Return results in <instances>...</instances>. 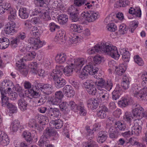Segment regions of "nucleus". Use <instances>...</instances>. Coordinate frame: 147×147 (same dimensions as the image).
<instances>
[{
    "mask_svg": "<svg viewBox=\"0 0 147 147\" xmlns=\"http://www.w3.org/2000/svg\"><path fill=\"white\" fill-rule=\"evenodd\" d=\"M85 60L82 58H70L67 61L68 65L64 67L62 66H57L52 72L54 74L80 72V67L84 64Z\"/></svg>",
    "mask_w": 147,
    "mask_h": 147,
    "instance_id": "obj_1",
    "label": "nucleus"
},
{
    "mask_svg": "<svg viewBox=\"0 0 147 147\" xmlns=\"http://www.w3.org/2000/svg\"><path fill=\"white\" fill-rule=\"evenodd\" d=\"M58 134L56 131L49 128H47L43 132L42 135L38 141V145L40 147H53V146L50 144L48 138L51 136H56L57 137Z\"/></svg>",
    "mask_w": 147,
    "mask_h": 147,
    "instance_id": "obj_2",
    "label": "nucleus"
},
{
    "mask_svg": "<svg viewBox=\"0 0 147 147\" xmlns=\"http://www.w3.org/2000/svg\"><path fill=\"white\" fill-rule=\"evenodd\" d=\"M143 80L142 82V85L146 87L142 89L139 90L137 86H133L131 89L134 96L138 98L144 99V98L147 95V74H142L141 76Z\"/></svg>",
    "mask_w": 147,
    "mask_h": 147,
    "instance_id": "obj_3",
    "label": "nucleus"
},
{
    "mask_svg": "<svg viewBox=\"0 0 147 147\" xmlns=\"http://www.w3.org/2000/svg\"><path fill=\"white\" fill-rule=\"evenodd\" d=\"M101 52L109 55L115 59H118L120 55L118 53L117 48L111 45L104 43L101 44Z\"/></svg>",
    "mask_w": 147,
    "mask_h": 147,
    "instance_id": "obj_4",
    "label": "nucleus"
},
{
    "mask_svg": "<svg viewBox=\"0 0 147 147\" xmlns=\"http://www.w3.org/2000/svg\"><path fill=\"white\" fill-rule=\"evenodd\" d=\"M28 94L30 98H35L34 101L38 106L43 105L46 102L45 97H42L39 92L34 91L32 89H29Z\"/></svg>",
    "mask_w": 147,
    "mask_h": 147,
    "instance_id": "obj_5",
    "label": "nucleus"
},
{
    "mask_svg": "<svg viewBox=\"0 0 147 147\" xmlns=\"http://www.w3.org/2000/svg\"><path fill=\"white\" fill-rule=\"evenodd\" d=\"M36 55V53L34 51L30 52L26 54V57H24V59L22 58V59H20V61H18V63H16L17 67L19 70H20V71L21 73H22V72H24V71L26 70L24 68L25 67V65L23 63V59L25 61L32 60L34 58Z\"/></svg>",
    "mask_w": 147,
    "mask_h": 147,
    "instance_id": "obj_6",
    "label": "nucleus"
},
{
    "mask_svg": "<svg viewBox=\"0 0 147 147\" xmlns=\"http://www.w3.org/2000/svg\"><path fill=\"white\" fill-rule=\"evenodd\" d=\"M98 13L93 11H89L86 12H84L81 14L82 21L92 22L95 21L98 18Z\"/></svg>",
    "mask_w": 147,
    "mask_h": 147,
    "instance_id": "obj_7",
    "label": "nucleus"
},
{
    "mask_svg": "<svg viewBox=\"0 0 147 147\" xmlns=\"http://www.w3.org/2000/svg\"><path fill=\"white\" fill-rule=\"evenodd\" d=\"M84 87L87 92L90 94L94 95L96 93L97 89L94 85V83L90 80H88L84 83Z\"/></svg>",
    "mask_w": 147,
    "mask_h": 147,
    "instance_id": "obj_8",
    "label": "nucleus"
},
{
    "mask_svg": "<svg viewBox=\"0 0 147 147\" xmlns=\"http://www.w3.org/2000/svg\"><path fill=\"white\" fill-rule=\"evenodd\" d=\"M5 11L6 10L10 15L8 19L9 20H13L15 19L16 16V11L11 7V5L9 3H5L2 5Z\"/></svg>",
    "mask_w": 147,
    "mask_h": 147,
    "instance_id": "obj_9",
    "label": "nucleus"
},
{
    "mask_svg": "<svg viewBox=\"0 0 147 147\" xmlns=\"http://www.w3.org/2000/svg\"><path fill=\"white\" fill-rule=\"evenodd\" d=\"M78 11V9L73 6H71L69 9L68 12L70 15L71 19L74 22L80 21V20H82V17H81V15L80 18H79Z\"/></svg>",
    "mask_w": 147,
    "mask_h": 147,
    "instance_id": "obj_10",
    "label": "nucleus"
},
{
    "mask_svg": "<svg viewBox=\"0 0 147 147\" xmlns=\"http://www.w3.org/2000/svg\"><path fill=\"white\" fill-rule=\"evenodd\" d=\"M28 41L32 48L34 49H37L42 46V42L40 40L39 37L30 38L28 39Z\"/></svg>",
    "mask_w": 147,
    "mask_h": 147,
    "instance_id": "obj_11",
    "label": "nucleus"
},
{
    "mask_svg": "<svg viewBox=\"0 0 147 147\" xmlns=\"http://www.w3.org/2000/svg\"><path fill=\"white\" fill-rule=\"evenodd\" d=\"M49 116L52 121L59 118L61 116V113L59 109L56 108L51 107L49 110Z\"/></svg>",
    "mask_w": 147,
    "mask_h": 147,
    "instance_id": "obj_12",
    "label": "nucleus"
},
{
    "mask_svg": "<svg viewBox=\"0 0 147 147\" xmlns=\"http://www.w3.org/2000/svg\"><path fill=\"white\" fill-rule=\"evenodd\" d=\"M11 20V22L5 26V31L6 34L12 35L16 32L17 30L16 29V24L12 21V20Z\"/></svg>",
    "mask_w": 147,
    "mask_h": 147,
    "instance_id": "obj_13",
    "label": "nucleus"
},
{
    "mask_svg": "<svg viewBox=\"0 0 147 147\" xmlns=\"http://www.w3.org/2000/svg\"><path fill=\"white\" fill-rule=\"evenodd\" d=\"M51 75L52 76L55 82V86L57 88L62 87L66 84L65 80L58 76L57 74H52Z\"/></svg>",
    "mask_w": 147,
    "mask_h": 147,
    "instance_id": "obj_14",
    "label": "nucleus"
},
{
    "mask_svg": "<svg viewBox=\"0 0 147 147\" xmlns=\"http://www.w3.org/2000/svg\"><path fill=\"white\" fill-rule=\"evenodd\" d=\"M144 109L139 105H136L135 108L133 109L132 113L134 117L142 118L143 117V114Z\"/></svg>",
    "mask_w": 147,
    "mask_h": 147,
    "instance_id": "obj_15",
    "label": "nucleus"
},
{
    "mask_svg": "<svg viewBox=\"0 0 147 147\" xmlns=\"http://www.w3.org/2000/svg\"><path fill=\"white\" fill-rule=\"evenodd\" d=\"M108 111V109L105 105L100 106L99 110L97 111L96 115L100 119H104L106 117L107 112Z\"/></svg>",
    "mask_w": 147,
    "mask_h": 147,
    "instance_id": "obj_16",
    "label": "nucleus"
},
{
    "mask_svg": "<svg viewBox=\"0 0 147 147\" xmlns=\"http://www.w3.org/2000/svg\"><path fill=\"white\" fill-rule=\"evenodd\" d=\"M99 70L96 67H92L91 65H87L84 67L81 71V74H95L97 73Z\"/></svg>",
    "mask_w": 147,
    "mask_h": 147,
    "instance_id": "obj_17",
    "label": "nucleus"
},
{
    "mask_svg": "<svg viewBox=\"0 0 147 147\" xmlns=\"http://www.w3.org/2000/svg\"><path fill=\"white\" fill-rule=\"evenodd\" d=\"M65 33L63 30H60L58 31L55 38V41L59 42V43L62 44L64 42Z\"/></svg>",
    "mask_w": 147,
    "mask_h": 147,
    "instance_id": "obj_18",
    "label": "nucleus"
},
{
    "mask_svg": "<svg viewBox=\"0 0 147 147\" xmlns=\"http://www.w3.org/2000/svg\"><path fill=\"white\" fill-rule=\"evenodd\" d=\"M19 99L18 102L19 108L22 111H24L27 109V102L26 97H22Z\"/></svg>",
    "mask_w": 147,
    "mask_h": 147,
    "instance_id": "obj_19",
    "label": "nucleus"
},
{
    "mask_svg": "<svg viewBox=\"0 0 147 147\" xmlns=\"http://www.w3.org/2000/svg\"><path fill=\"white\" fill-rule=\"evenodd\" d=\"M63 91L66 96L69 97H73L75 92L72 87L69 85H66L63 88Z\"/></svg>",
    "mask_w": 147,
    "mask_h": 147,
    "instance_id": "obj_20",
    "label": "nucleus"
},
{
    "mask_svg": "<svg viewBox=\"0 0 147 147\" xmlns=\"http://www.w3.org/2000/svg\"><path fill=\"white\" fill-rule=\"evenodd\" d=\"M9 142L7 135L0 131V144L3 146H6Z\"/></svg>",
    "mask_w": 147,
    "mask_h": 147,
    "instance_id": "obj_21",
    "label": "nucleus"
},
{
    "mask_svg": "<svg viewBox=\"0 0 147 147\" xmlns=\"http://www.w3.org/2000/svg\"><path fill=\"white\" fill-rule=\"evenodd\" d=\"M101 44H98L94 47L89 48L87 51V53L90 55L96 54V53L101 52Z\"/></svg>",
    "mask_w": 147,
    "mask_h": 147,
    "instance_id": "obj_22",
    "label": "nucleus"
},
{
    "mask_svg": "<svg viewBox=\"0 0 147 147\" xmlns=\"http://www.w3.org/2000/svg\"><path fill=\"white\" fill-rule=\"evenodd\" d=\"M131 100V98L128 97H122L121 100L119 101L118 104L120 107L123 108L129 105Z\"/></svg>",
    "mask_w": 147,
    "mask_h": 147,
    "instance_id": "obj_23",
    "label": "nucleus"
},
{
    "mask_svg": "<svg viewBox=\"0 0 147 147\" xmlns=\"http://www.w3.org/2000/svg\"><path fill=\"white\" fill-rule=\"evenodd\" d=\"M87 105L88 108L92 110L96 109L98 105V102L95 98H91L87 101Z\"/></svg>",
    "mask_w": 147,
    "mask_h": 147,
    "instance_id": "obj_24",
    "label": "nucleus"
},
{
    "mask_svg": "<svg viewBox=\"0 0 147 147\" xmlns=\"http://www.w3.org/2000/svg\"><path fill=\"white\" fill-rule=\"evenodd\" d=\"M100 100L101 102L107 101L109 98V94L105 90H102L99 92Z\"/></svg>",
    "mask_w": 147,
    "mask_h": 147,
    "instance_id": "obj_25",
    "label": "nucleus"
},
{
    "mask_svg": "<svg viewBox=\"0 0 147 147\" xmlns=\"http://www.w3.org/2000/svg\"><path fill=\"white\" fill-rule=\"evenodd\" d=\"M9 44V40L7 38L5 37L0 38V49H5L8 47Z\"/></svg>",
    "mask_w": 147,
    "mask_h": 147,
    "instance_id": "obj_26",
    "label": "nucleus"
},
{
    "mask_svg": "<svg viewBox=\"0 0 147 147\" xmlns=\"http://www.w3.org/2000/svg\"><path fill=\"white\" fill-rule=\"evenodd\" d=\"M29 14L26 8H20L19 11V15L22 19H24L27 18Z\"/></svg>",
    "mask_w": 147,
    "mask_h": 147,
    "instance_id": "obj_27",
    "label": "nucleus"
},
{
    "mask_svg": "<svg viewBox=\"0 0 147 147\" xmlns=\"http://www.w3.org/2000/svg\"><path fill=\"white\" fill-rule=\"evenodd\" d=\"M129 81L128 77L126 75L123 76L121 82V85L124 90L127 89L129 87Z\"/></svg>",
    "mask_w": 147,
    "mask_h": 147,
    "instance_id": "obj_28",
    "label": "nucleus"
},
{
    "mask_svg": "<svg viewBox=\"0 0 147 147\" xmlns=\"http://www.w3.org/2000/svg\"><path fill=\"white\" fill-rule=\"evenodd\" d=\"M66 55L64 54H58L55 57L56 61L59 63H64L66 61Z\"/></svg>",
    "mask_w": 147,
    "mask_h": 147,
    "instance_id": "obj_29",
    "label": "nucleus"
},
{
    "mask_svg": "<svg viewBox=\"0 0 147 147\" xmlns=\"http://www.w3.org/2000/svg\"><path fill=\"white\" fill-rule=\"evenodd\" d=\"M1 95L2 96L1 98L2 106L3 107L6 106L7 107L9 105L11 104L8 101L9 97L5 93L1 94Z\"/></svg>",
    "mask_w": 147,
    "mask_h": 147,
    "instance_id": "obj_30",
    "label": "nucleus"
},
{
    "mask_svg": "<svg viewBox=\"0 0 147 147\" xmlns=\"http://www.w3.org/2000/svg\"><path fill=\"white\" fill-rule=\"evenodd\" d=\"M5 93L9 97V98H10L11 100H15L17 97L18 95L17 93L15 92L13 93L11 88L8 87V88L7 92Z\"/></svg>",
    "mask_w": 147,
    "mask_h": 147,
    "instance_id": "obj_31",
    "label": "nucleus"
},
{
    "mask_svg": "<svg viewBox=\"0 0 147 147\" xmlns=\"http://www.w3.org/2000/svg\"><path fill=\"white\" fill-rule=\"evenodd\" d=\"M109 136L111 138H117L119 131L116 128L111 127L109 129Z\"/></svg>",
    "mask_w": 147,
    "mask_h": 147,
    "instance_id": "obj_32",
    "label": "nucleus"
},
{
    "mask_svg": "<svg viewBox=\"0 0 147 147\" xmlns=\"http://www.w3.org/2000/svg\"><path fill=\"white\" fill-rule=\"evenodd\" d=\"M22 136L27 142L30 143L32 142V138L31 136V134L30 132L26 131H24L22 134Z\"/></svg>",
    "mask_w": 147,
    "mask_h": 147,
    "instance_id": "obj_33",
    "label": "nucleus"
},
{
    "mask_svg": "<svg viewBox=\"0 0 147 147\" xmlns=\"http://www.w3.org/2000/svg\"><path fill=\"white\" fill-rule=\"evenodd\" d=\"M58 20L60 24H64L68 20V16L64 14H61L59 16L58 18Z\"/></svg>",
    "mask_w": 147,
    "mask_h": 147,
    "instance_id": "obj_34",
    "label": "nucleus"
},
{
    "mask_svg": "<svg viewBox=\"0 0 147 147\" xmlns=\"http://www.w3.org/2000/svg\"><path fill=\"white\" fill-rule=\"evenodd\" d=\"M106 82L104 79L101 78L98 81L95 83V85L97 87V88L99 90L102 88H105V83Z\"/></svg>",
    "mask_w": 147,
    "mask_h": 147,
    "instance_id": "obj_35",
    "label": "nucleus"
},
{
    "mask_svg": "<svg viewBox=\"0 0 147 147\" xmlns=\"http://www.w3.org/2000/svg\"><path fill=\"white\" fill-rule=\"evenodd\" d=\"M20 123L19 121L17 120H15L11 122V127L13 131H16L18 130L20 126Z\"/></svg>",
    "mask_w": 147,
    "mask_h": 147,
    "instance_id": "obj_36",
    "label": "nucleus"
},
{
    "mask_svg": "<svg viewBox=\"0 0 147 147\" xmlns=\"http://www.w3.org/2000/svg\"><path fill=\"white\" fill-rule=\"evenodd\" d=\"M61 101L60 99L55 96L51 97L49 100V103L50 104L54 105H57L59 104Z\"/></svg>",
    "mask_w": 147,
    "mask_h": 147,
    "instance_id": "obj_37",
    "label": "nucleus"
},
{
    "mask_svg": "<svg viewBox=\"0 0 147 147\" xmlns=\"http://www.w3.org/2000/svg\"><path fill=\"white\" fill-rule=\"evenodd\" d=\"M40 17L42 18L45 21H48L51 19L49 13L47 11H43L42 12V13L40 14Z\"/></svg>",
    "mask_w": 147,
    "mask_h": 147,
    "instance_id": "obj_38",
    "label": "nucleus"
},
{
    "mask_svg": "<svg viewBox=\"0 0 147 147\" xmlns=\"http://www.w3.org/2000/svg\"><path fill=\"white\" fill-rule=\"evenodd\" d=\"M30 33L32 36H38L40 35V32L36 27L33 26L31 28Z\"/></svg>",
    "mask_w": 147,
    "mask_h": 147,
    "instance_id": "obj_39",
    "label": "nucleus"
},
{
    "mask_svg": "<svg viewBox=\"0 0 147 147\" xmlns=\"http://www.w3.org/2000/svg\"><path fill=\"white\" fill-rule=\"evenodd\" d=\"M77 110L80 111V114L81 115L85 116L86 113V111L84 109V105L82 102H80L78 105Z\"/></svg>",
    "mask_w": 147,
    "mask_h": 147,
    "instance_id": "obj_40",
    "label": "nucleus"
},
{
    "mask_svg": "<svg viewBox=\"0 0 147 147\" xmlns=\"http://www.w3.org/2000/svg\"><path fill=\"white\" fill-rule=\"evenodd\" d=\"M115 125H117V126H116V128H119V130L120 131H124L126 128L125 124L119 121L116 122Z\"/></svg>",
    "mask_w": 147,
    "mask_h": 147,
    "instance_id": "obj_41",
    "label": "nucleus"
},
{
    "mask_svg": "<svg viewBox=\"0 0 147 147\" xmlns=\"http://www.w3.org/2000/svg\"><path fill=\"white\" fill-rule=\"evenodd\" d=\"M133 118L131 113L130 112H126L123 116L125 120L129 123L131 121Z\"/></svg>",
    "mask_w": 147,
    "mask_h": 147,
    "instance_id": "obj_42",
    "label": "nucleus"
},
{
    "mask_svg": "<svg viewBox=\"0 0 147 147\" xmlns=\"http://www.w3.org/2000/svg\"><path fill=\"white\" fill-rule=\"evenodd\" d=\"M52 122L51 123L53 125H55V127L56 128H60L62 127L63 125V122L60 120L58 119L56 120L55 121H52Z\"/></svg>",
    "mask_w": 147,
    "mask_h": 147,
    "instance_id": "obj_43",
    "label": "nucleus"
},
{
    "mask_svg": "<svg viewBox=\"0 0 147 147\" xmlns=\"http://www.w3.org/2000/svg\"><path fill=\"white\" fill-rule=\"evenodd\" d=\"M141 118H138L134 120V125L133 127L139 128L142 129V125L143 123L140 120Z\"/></svg>",
    "mask_w": 147,
    "mask_h": 147,
    "instance_id": "obj_44",
    "label": "nucleus"
},
{
    "mask_svg": "<svg viewBox=\"0 0 147 147\" xmlns=\"http://www.w3.org/2000/svg\"><path fill=\"white\" fill-rule=\"evenodd\" d=\"M127 29L126 25L123 24L119 26V31L121 34H124L127 33Z\"/></svg>",
    "mask_w": 147,
    "mask_h": 147,
    "instance_id": "obj_45",
    "label": "nucleus"
},
{
    "mask_svg": "<svg viewBox=\"0 0 147 147\" xmlns=\"http://www.w3.org/2000/svg\"><path fill=\"white\" fill-rule=\"evenodd\" d=\"M142 129L138 127H133L131 131V134L134 135L136 136H139L141 132Z\"/></svg>",
    "mask_w": 147,
    "mask_h": 147,
    "instance_id": "obj_46",
    "label": "nucleus"
},
{
    "mask_svg": "<svg viewBox=\"0 0 147 147\" xmlns=\"http://www.w3.org/2000/svg\"><path fill=\"white\" fill-rule=\"evenodd\" d=\"M68 105L70 107V109L73 111H75L77 110L78 105L77 106L76 103L73 101H70Z\"/></svg>",
    "mask_w": 147,
    "mask_h": 147,
    "instance_id": "obj_47",
    "label": "nucleus"
},
{
    "mask_svg": "<svg viewBox=\"0 0 147 147\" xmlns=\"http://www.w3.org/2000/svg\"><path fill=\"white\" fill-rule=\"evenodd\" d=\"M134 60L135 62L139 66H142L144 64V61L138 55H137L134 57Z\"/></svg>",
    "mask_w": 147,
    "mask_h": 147,
    "instance_id": "obj_48",
    "label": "nucleus"
},
{
    "mask_svg": "<svg viewBox=\"0 0 147 147\" xmlns=\"http://www.w3.org/2000/svg\"><path fill=\"white\" fill-rule=\"evenodd\" d=\"M85 147H98L96 142L92 140H90L86 143Z\"/></svg>",
    "mask_w": 147,
    "mask_h": 147,
    "instance_id": "obj_49",
    "label": "nucleus"
},
{
    "mask_svg": "<svg viewBox=\"0 0 147 147\" xmlns=\"http://www.w3.org/2000/svg\"><path fill=\"white\" fill-rule=\"evenodd\" d=\"M108 30L110 31L114 32L117 29V27L114 23H109L107 26Z\"/></svg>",
    "mask_w": 147,
    "mask_h": 147,
    "instance_id": "obj_50",
    "label": "nucleus"
},
{
    "mask_svg": "<svg viewBox=\"0 0 147 147\" xmlns=\"http://www.w3.org/2000/svg\"><path fill=\"white\" fill-rule=\"evenodd\" d=\"M86 0H74V5L77 7L82 6L84 4Z\"/></svg>",
    "mask_w": 147,
    "mask_h": 147,
    "instance_id": "obj_51",
    "label": "nucleus"
},
{
    "mask_svg": "<svg viewBox=\"0 0 147 147\" xmlns=\"http://www.w3.org/2000/svg\"><path fill=\"white\" fill-rule=\"evenodd\" d=\"M7 108L9 109L10 113H13L16 112L17 110V107L11 103L9 105Z\"/></svg>",
    "mask_w": 147,
    "mask_h": 147,
    "instance_id": "obj_52",
    "label": "nucleus"
},
{
    "mask_svg": "<svg viewBox=\"0 0 147 147\" xmlns=\"http://www.w3.org/2000/svg\"><path fill=\"white\" fill-rule=\"evenodd\" d=\"M48 85V84L38 83L37 84V86L38 89L43 92V91H45Z\"/></svg>",
    "mask_w": 147,
    "mask_h": 147,
    "instance_id": "obj_53",
    "label": "nucleus"
},
{
    "mask_svg": "<svg viewBox=\"0 0 147 147\" xmlns=\"http://www.w3.org/2000/svg\"><path fill=\"white\" fill-rule=\"evenodd\" d=\"M29 126L30 127L37 129V126L36 124V121L34 119H30L29 123ZM38 129V128H37Z\"/></svg>",
    "mask_w": 147,
    "mask_h": 147,
    "instance_id": "obj_54",
    "label": "nucleus"
},
{
    "mask_svg": "<svg viewBox=\"0 0 147 147\" xmlns=\"http://www.w3.org/2000/svg\"><path fill=\"white\" fill-rule=\"evenodd\" d=\"M52 90L51 86L48 84L45 91H43V92L45 94L49 95L51 93Z\"/></svg>",
    "mask_w": 147,
    "mask_h": 147,
    "instance_id": "obj_55",
    "label": "nucleus"
},
{
    "mask_svg": "<svg viewBox=\"0 0 147 147\" xmlns=\"http://www.w3.org/2000/svg\"><path fill=\"white\" fill-rule=\"evenodd\" d=\"M5 82L3 81L0 84V91L1 94L7 92V90L5 89Z\"/></svg>",
    "mask_w": 147,
    "mask_h": 147,
    "instance_id": "obj_56",
    "label": "nucleus"
},
{
    "mask_svg": "<svg viewBox=\"0 0 147 147\" xmlns=\"http://www.w3.org/2000/svg\"><path fill=\"white\" fill-rule=\"evenodd\" d=\"M49 27L50 28V30L51 32L54 31L56 28L57 29L59 28V27L53 22L49 24Z\"/></svg>",
    "mask_w": 147,
    "mask_h": 147,
    "instance_id": "obj_57",
    "label": "nucleus"
},
{
    "mask_svg": "<svg viewBox=\"0 0 147 147\" xmlns=\"http://www.w3.org/2000/svg\"><path fill=\"white\" fill-rule=\"evenodd\" d=\"M55 97L62 100L64 95L62 92L61 91L56 92L55 93Z\"/></svg>",
    "mask_w": 147,
    "mask_h": 147,
    "instance_id": "obj_58",
    "label": "nucleus"
},
{
    "mask_svg": "<svg viewBox=\"0 0 147 147\" xmlns=\"http://www.w3.org/2000/svg\"><path fill=\"white\" fill-rule=\"evenodd\" d=\"M68 104L66 102H63L61 103L59 105L60 109L61 111L66 110L67 108Z\"/></svg>",
    "mask_w": 147,
    "mask_h": 147,
    "instance_id": "obj_59",
    "label": "nucleus"
},
{
    "mask_svg": "<svg viewBox=\"0 0 147 147\" xmlns=\"http://www.w3.org/2000/svg\"><path fill=\"white\" fill-rule=\"evenodd\" d=\"M102 57L99 55L95 56L93 59L94 63L96 64L100 63L101 61Z\"/></svg>",
    "mask_w": 147,
    "mask_h": 147,
    "instance_id": "obj_60",
    "label": "nucleus"
},
{
    "mask_svg": "<svg viewBox=\"0 0 147 147\" xmlns=\"http://www.w3.org/2000/svg\"><path fill=\"white\" fill-rule=\"evenodd\" d=\"M16 90L18 92L20 96V97L24 96V95L23 92V90L21 87L20 86L17 87L16 88Z\"/></svg>",
    "mask_w": 147,
    "mask_h": 147,
    "instance_id": "obj_61",
    "label": "nucleus"
},
{
    "mask_svg": "<svg viewBox=\"0 0 147 147\" xmlns=\"http://www.w3.org/2000/svg\"><path fill=\"white\" fill-rule=\"evenodd\" d=\"M105 88L108 91H109L113 86V84L111 81L106 82Z\"/></svg>",
    "mask_w": 147,
    "mask_h": 147,
    "instance_id": "obj_62",
    "label": "nucleus"
},
{
    "mask_svg": "<svg viewBox=\"0 0 147 147\" xmlns=\"http://www.w3.org/2000/svg\"><path fill=\"white\" fill-rule=\"evenodd\" d=\"M120 95V93L113 91L112 93V99L114 100H117L119 98Z\"/></svg>",
    "mask_w": 147,
    "mask_h": 147,
    "instance_id": "obj_63",
    "label": "nucleus"
},
{
    "mask_svg": "<svg viewBox=\"0 0 147 147\" xmlns=\"http://www.w3.org/2000/svg\"><path fill=\"white\" fill-rule=\"evenodd\" d=\"M128 142L132 145L135 146H137L139 143L136 141V139L134 137L130 138Z\"/></svg>",
    "mask_w": 147,
    "mask_h": 147,
    "instance_id": "obj_64",
    "label": "nucleus"
}]
</instances>
